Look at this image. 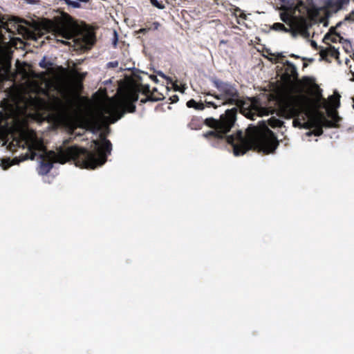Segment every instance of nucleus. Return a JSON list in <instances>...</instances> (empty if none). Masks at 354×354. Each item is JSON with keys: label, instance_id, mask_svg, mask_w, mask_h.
<instances>
[{"label": "nucleus", "instance_id": "49530a36", "mask_svg": "<svg viewBox=\"0 0 354 354\" xmlns=\"http://www.w3.org/2000/svg\"><path fill=\"white\" fill-rule=\"evenodd\" d=\"M350 19H351V17H350V16L346 17L345 18V19H346V20H349Z\"/></svg>", "mask_w": 354, "mask_h": 354}, {"label": "nucleus", "instance_id": "4be33fe9", "mask_svg": "<svg viewBox=\"0 0 354 354\" xmlns=\"http://www.w3.org/2000/svg\"><path fill=\"white\" fill-rule=\"evenodd\" d=\"M268 124L272 127V128H276V127H281L284 122L278 119V118H276L274 117H272L270 118L268 120Z\"/></svg>", "mask_w": 354, "mask_h": 354}, {"label": "nucleus", "instance_id": "f257e3e1", "mask_svg": "<svg viewBox=\"0 0 354 354\" xmlns=\"http://www.w3.org/2000/svg\"><path fill=\"white\" fill-rule=\"evenodd\" d=\"M237 113V108L234 107L227 109L218 119L207 118L203 122L194 117L188 127L198 130L205 124L212 129L203 134L209 144L216 148H222L229 144L232 147L235 156H243L251 149L265 154L274 153L279 143L275 134L263 121L258 126L249 125L245 134L241 130H237L235 133L228 135L235 126Z\"/></svg>", "mask_w": 354, "mask_h": 354}, {"label": "nucleus", "instance_id": "393cba45", "mask_svg": "<svg viewBox=\"0 0 354 354\" xmlns=\"http://www.w3.org/2000/svg\"><path fill=\"white\" fill-rule=\"evenodd\" d=\"M39 66L44 69H49L53 66V63L50 61H47L46 57H44L39 62Z\"/></svg>", "mask_w": 354, "mask_h": 354}, {"label": "nucleus", "instance_id": "79ce46f5", "mask_svg": "<svg viewBox=\"0 0 354 354\" xmlns=\"http://www.w3.org/2000/svg\"><path fill=\"white\" fill-rule=\"evenodd\" d=\"M281 19L284 22H287L288 17H281Z\"/></svg>", "mask_w": 354, "mask_h": 354}, {"label": "nucleus", "instance_id": "f3484780", "mask_svg": "<svg viewBox=\"0 0 354 354\" xmlns=\"http://www.w3.org/2000/svg\"><path fill=\"white\" fill-rule=\"evenodd\" d=\"M30 102L36 109H44L48 106L47 101L39 96L30 97Z\"/></svg>", "mask_w": 354, "mask_h": 354}, {"label": "nucleus", "instance_id": "bb28decb", "mask_svg": "<svg viewBox=\"0 0 354 354\" xmlns=\"http://www.w3.org/2000/svg\"><path fill=\"white\" fill-rule=\"evenodd\" d=\"M159 26H160V23L158 21H155V22L152 23L150 26L146 25V27H147L148 31L151 30H158Z\"/></svg>", "mask_w": 354, "mask_h": 354}, {"label": "nucleus", "instance_id": "4468645a", "mask_svg": "<svg viewBox=\"0 0 354 354\" xmlns=\"http://www.w3.org/2000/svg\"><path fill=\"white\" fill-rule=\"evenodd\" d=\"M317 122H319V124L322 125V127H335V122H337L339 121V117L335 114L333 118L334 122L328 120L326 118V117L322 113L319 114H315L312 115Z\"/></svg>", "mask_w": 354, "mask_h": 354}, {"label": "nucleus", "instance_id": "f704fd0d", "mask_svg": "<svg viewBox=\"0 0 354 354\" xmlns=\"http://www.w3.org/2000/svg\"><path fill=\"white\" fill-rule=\"evenodd\" d=\"M205 109V105L203 102H197L196 110H203Z\"/></svg>", "mask_w": 354, "mask_h": 354}, {"label": "nucleus", "instance_id": "7c9ffc66", "mask_svg": "<svg viewBox=\"0 0 354 354\" xmlns=\"http://www.w3.org/2000/svg\"><path fill=\"white\" fill-rule=\"evenodd\" d=\"M118 66V61L109 62L107 63L108 68H116Z\"/></svg>", "mask_w": 354, "mask_h": 354}, {"label": "nucleus", "instance_id": "39448f33", "mask_svg": "<svg viewBox=\"0 0 354 354\" xmlns=\"http://www.w3.org/2000/svg\"><path fill=\"white\" fill-rule=\"evenodd\" d=\"M210 82L219 93H204L206 95H211L217 100H224L223 104L236 105L241 107L245 102L240 97L239 92L236 86L228 82H224L216 77H210Z\"/></svg>", "mask_w": 354, "mask_h": 354}, {"label": "nucleus", "instance_id": "c85d7f7f", "mask_svg": "<svg viewBox=\"0 0 354 354\" xmlns=\"http://www.w3.org/2000/svg\"><path fill=\"white\" fill-rule=\"evenodd\" d=\"M196 104H197V102L194 99L189 100V101L187 102V104H186V105L188 108H194L195 109L196 107Z\"/></svg>", "mask_w": 354, "mask_h": 354}, {"label": "nucleus", "instance_id": "ea45409f", "mask_svg": "<svg viewBox=\"0 0 354 354\" xmlns=\"http://www.w3.org/2000/svg\"><path fill=\"white\" fill-rule=\"evenodd\" d=\"M277 59L282 60L285 56L282 55V53H278L277 55Z\"/></svg>", "mask_w": 354, "mask_h": 354}, {"label": "nucleus", "instance_id": "09e8293b", "mask_svg": "<svg viewBox=\"0 0 354 354\" xmlns=\"http://www.w3.org/2000/svg\"><path fill=\"white\" fill-rule=\"evenodd\" d=\"M310 62H313V59H309Z\"/></svg>", "mask_w": 354, "mask_h": 354}, {"label": "nucleus", "instance_id": "c9c22d12", "mask_svg": "<svg viewBox=\"0 0 354 354\" xmlns=\"http://www.w3.org/2000/svg\"><path fill=\"white\" fill-rule=\"evenodd\" d=\"M171 103H176L178 101V96L177 95H174L170 97Z\"/></svg>", "mask_w": 354, "mask_h": 354}, {"label": "nucleus", "instance_id": "de8ad7c7", "mask_svg": "<svg viewBox=\"0 0 354 354\" xmlns=\"http://www.w3.org/2000/svg\"><path fill=\"white\" fill-rule=\"evenodd\" d=\"M341 25V22H339V24H337V26H340Z\"/></svg>", "mask_w": 354, "mask_h": 354}, {"label": "nucleus", "instance_id": "58836bf2", "mask_svg": "<svg viewBox=\"0 0 354 354\" xmlns=\"http://www.w3.org/2000/svg\"><path fill=\"white\" fill-rule=\"evenodd\" d=\"M302 80H303V82L304 83H309L311 81L310 78L309 77H307V76L304 77Z\"/></svg>", "mask_w": 354, "mask_h": 354}, {"label": "nucleus", "instance_id": "20e7f679", "mask_svg": "<svg viewBox=\"0 0 354 354\" xmlns=\"http://www.w3.org/2000/svg\"><path fill=\"white\" fill-rule=\"evenodd\" d=\"M311 100L305 95H290L279 102V115L286 118H293L295 127L304 128L307 125V118L313 115L310 113Z\"/></svg>", "mask_w": 354, "mask_h": 354}, {"label": "nucleus", "instance_id": "a19ab883", "mask_svg": "<svg viewBox=\"0 0 354 354\" xmlns=\"http://www.w3.org/2000/svg\"><path fill=\"white\" fill-rule=\"evenodd\" d=\"M239 11L241 12L240 15H239V17L243 19H246V15L245 14H244L243 12H242L240 10Z\"/></svg>", "mask_w": 354, "mask_h": 354}, {"label": "nucleus", "instance_id": "dca6fc26", "mask_svg": "<svg viewBox=\"0 0 354 354\" xmlns=\"http://www.w3.org/2000/svg\"><path fill=\"white\" fill-rule=\"evenodd\" d=\"M6 20H7V16L1 15L0 13V23L1 24V25H0V31L2 32L1 28H3L6 30L7 32H11L14 34V31L11 30V28H10V25L14 26V28H15V21L13 20L5 21Z\"/></svg>", "mask_w": 354, "mask_h": 354}, {"label": "nucleus", "instance_id": "c03bdc74", "mask_svg": "<svg viewBox=\"0 0 354 354\" xmlns=\"http://www.w3.org/2000/svg\"><path fill=\"white\" fill-rule=\"evenodd\" d=\"M307 66H308V64H306V63H304V64H303V67H304V68H306V67H307Z\"/></svg>", "mask_w": 354, "mask_h": 354}, {"label": "nucleus", "instance_id": "0eeeda50", "mask_svg": "<svg viewBox=\"0 0 354 354\" xmlns=\"http://www.w3.org/2000/svg\"><path fill=\"white\" fill-rule=\"evenodd\" d=\"M11 36L7 38L0 31V82L3 80L4 75L8 73L11 67L12 53L10 41Z\"/></svg>", "mask_w": 354, "mask_h": 354}, {"label": "nucleus", "instance_id": "423d86ee", "mask_svg": "<svg viewBox=\"0 0 354 354\" xmlns=\"http://www.w3.org/2000/svg\"><path fill=\"white\" fill-rule=\"evenodd\" d=\"M46 29L65 39H71L73 36L74 24L72 17L62 12L60 15L52 19H46L44 24Z\"/></svg>", "mask_w": 354, "mask_h": 354}, {"label": "nucleus", "instance_id": "6e6552de", "mask_svg": "<svg viewBox=\"0 0 354 354\" xmlns=\"http://www.w3.org/2000/svg\"><path fill=\"white\" fill-rule=\"evenodd\" d=\"M50 113L48 120L56 125H64L68 122V113L66 106L58 97H55L50 106Z\"/></svg>", "mask_w": 354, "mask_h": 354}, {"label": "nucleus", "instance_id": "37998d69", "mask_svg": "<svg viewBox=\"0 0 354 354\" xmlns=\"http://www.w3.org/2000/svg\"><path fill=\"white\" fill-rule=\"evenodd\" d=\"M290 57H294V58H296V59L299 58V57L298 55H295V54H291V55H290Z\"/></svg>", "mask_w": 354, "mask_h": 354}, {"label": "nucleus", "instance_id": "a878e982", "mask_svg": "<svg viewBox=\"0 0 354 354\" xmlns=\"http://www.w3.org/2000/svg\"><path fill=\"white\" fill-rule=\"evenodd\" d=\"M272 28L277 31H288V29L281 23H274L272 26Z\"/></svg>", "mask_w": 354, "mask_h": 354}, {"label": "nucleus", "instance_id": "72a5a7b5", "mask_svg": "<svg viewBox=\"0 0 354 354\" xmlns=\"http://www.w3.org/2000/svg\"><path fill=\"white\" fill-rule=\"evenodd\" d=\"M205 104L208 107L212 106L214 109H216L218 107V106L213 102L205 101Z\"/></svg>", "mask_w": 354, "mask_h": 354}, {"label": "nucleus", "instance_id": "412c9836", "mask_svg": "<svg viewBox=\"0 0 354 354\" xmlns=\"http://www.w3.org/2000/svg\"><path fill=\"white\" fill-rule=\"evenodd\" d=\"M340 95L336 93V95H331L328 97L329 102L334 108H337L340 105Z\"/></svg>", "mask_w": 354, "mask_h": 354}, {"label": "nucleus", "instance_id": "aec40b11", "mask_svg": "<svg viewBox=\"0 0 354 354\" xmlns=\"http://www.w3.org/2000/svg\"><path fill=\"white\" fill-rule=\"evenodd\" d=\"M165 98L163 95L158 94V95H155L154 94L151 93L150 95H146L145 98L141 99L140 102L142 104H145L148 101L151 102H158L163 100Z\"/></svg>", "mask_w": 354, "mask_h": 354}, {"label": "nucleus", "instance_id": "a211bd4d", "mask_svg": "<svg viewBox=\"0 0 354 354\" xmlns=\"http://www.w3.org/2000/svg\"><path fill=\"white\" fill-rule=\"evenodd\" d=\"M12 127L7 121H5L4 124H2V121L0 120V138H3L7 136L11 132Z\"/></svg>", "mask_w": 354, "mask_h": 354}, {"label": "nucleus", "instance_id": "6ab92c4d", "mask_svg": "<svg viewBox=\"0 0 354 354\" xmlns=\"http://www.w3.org/2000/svg\"><path fill=\"white\" fill-rule=\"evenodd\" d=\"M19 160L15 158L11 160L10 158L0 159V166L2 167L3 169H7L12 165L18 164Z\"/></svg>", "mask_w": 354, "mask_h": 354}, {"label": "nucleus", "instance_id": "f8f14e48", "mask_svg": "<svg viewBox=\"0 0 354 354\" xmlns=\"http://www.w3.org/2000/svg\"><path fill=\"white\" fill-rule=\"evenodd\" d=\"M84 128L95 133L101 129V121L96 117L88 118L84 122Z\"/></svg>", "mask_w": 354, "mask_h": 354}, {"label": "nucleus", "instance_id": "9d476101", "mask_svg": "<svg viewBox=\"0 0 354 354\" xmlns=\"http://www.w3.org/2000/svg\"><path fill=\"white\" fill-rule=\"evenodd\" d=\"M62 150L63 149H61L57 153H55V151H49L48 154V158L49 159L48 160L46 158V157H43L42 160L40 162L38 169V173L40 175L44 176L48 174L53 167V162H57L55 161V155L52 152H54L55 154H57ZM58 162L60 163L59 162Z\"/></svg>", "mask_w": 354, "mask_h": 354}, {"label": "nucleus", "instance_id": "8fccbe9b", "mask_svg": "<svg viewBox=\"0 0 354 354\" xmlns=\"http://www.w3.org/2000/svg\"><path fill=\"white\" fill-rule=\"evenodd\" d=\"M353 109H354V99H353Z\"/></svg>", "mask_w": 354, "mask_h": 354}, {"label": "nucleus", "instance_id": "b1692460", "mask_svg": "<svg viewBox=\"0 0 354 354\" xmlns=\"http://www.w3.org/2000/svg\"><path fill=\"white\" fill-rule=\"evenodd\" d=\"M317 104V106L320 108H326L328 106V102L322 97L321 92L318 93Z\"/></svg>", "mask_w": 354, "mask_h": 354}, {"label": "nucleus", "instance_id": "ddd939ff", "mask_svg": "<svg viewBox=\"0 0 354 354\" xmlns=\"http://www.w3.org/2000/svg\"><path fill=\"white\" fill-rule=\"evenodd\" d=\"M25 144L31 153L30 159L33 160L37 156L36 151L39 150L41 147V142H39L36 138H30L26 140Z\"/></svg>", "mask_w": 354, "mask_h": 354}, {"label": "nucleus", "instance_id": "cd10ccee", "mask_svg": "<svg viewBox=\"0 0 354 354\" xmlns=\"http://www.w3.org/2000/svg\"><path fill=\"white\" fill-rule=\"evenodd\" d=\"M150 2L153 6L159 9H163L165 8V6L162 3H160L158 0H150Z\"/></svg>", "mask_w": 354, "mask_h": 354}, {"label": "nucleus", "instance_id": "1a4fd4ad", "mask_svg": "<svg viewBox=\"0 0 354 354\" xmlns=\"http://www.w3.org/2000/svg\"><path fill=\"white\" fill-rule=\"evenodd\" d=\"M285 66L284 73L281 75V79L283 84L289 86L292 84V81L298 80V73L295 66L290 61H285L283 62Z\"/></svg>", "mask_w": 354, "mask_h": 354}, {"label": "nucleus", "instance_id": "c756f323", "mask_svg": "<svg viewBox=\"0 0 354 354\" xmlns=\"http://www.w3.org/2000/svg\"><path fill=\"white\" fill-rule=\"evenodd\" d=\"M246 116L249 118H250L251 120H255V118L256 117H259L260 116V115L259 114H257L255 112H253L252 110L249 111L248 113H247V115Z\"/></svg>", "mask_w": 354, "mask_h": 354}, {"label": "nucleus", "instance_id": "9b49d317", "mask_svg": "<svg viewBox=\"0 0 354 354\" xmlns=\"http://www.w3.org/2000/svg\"><path fill=\"white\" fill-rule=\"evenodd\" d=\"M306 124L307 125L304 126V129H310L314 128V129L312 131L308 132L307 135L313 134L315 136H319L323 134V127L319 124V122H317L313 116H310Z\"/></svg>", "mask_w": 354, "mask_h": 354}, {"label": "nucleus", "instance_id": "2eb2a0df", "mask_svg": "<svg viewBox=\"0 0 354 354\" xmlns=\"http://www.w3.org/2000/svg\"><path fill=\"white\" fill-rule=\"evenodd\" d=\"M319 55L322 59L328 61V57L338 58L339 53L333 46H330L326 49H323L319 52Z\"/></svg>", "mask_w": 354, "mask_h": 354}, {"label": "nucleus", "instance_id": "2f4dec72", "mask_svg": "<svg viewBox=\"0 0 354 354\" xmlns=\"http://www.w3.org/2000/svg\"><path fill=\"white\" fill-rule=\"evenodd\" d=\"M24 2L28 4H39L40 0H24Z\"/></svg>", "mask_w": 354, "mask_h": 354}, {"label": "nucleus", "instance_id": "a18cd8bd", "mask_svg": "<svg viewBox=\"0 0 354 354\" xmlns=\"http://www.w3.org/2000/svg\"><path fill=\"white\" fill-rule=\"evenodd\" d=\"M312 45H313V46H317V44H316V43H315V41H313V42H312Z\"/></svg>", "mask_w": 354, "mask_h": 354}, {"label": "nucleus", "instance_id": "4c0bfd02", "mask_svg": "<svg viewBox=\"0 0 354 354\" xmlns=\"http://www.w3.org/2000/svg\"><path fill=\"white\" fill-rule=\"evenodd\" d=\"M151 93L154 94L155 95H158V94L162 95L161 93L158 92L156 88H153L151 91Z\"/></svg>", "mask_w": 354, "mask_h": 354}, {"label": "nucleus", "instance_id": "e433bc0d", "mask_svg": "<svg viewBox=\"0 0 354 354\" xmlns=\"http://www.w3.org/2000/svg\"><path fill=\"white\" fill-rule=\"evenodd\" d=\"M148 32L147 27L140 28L139 30H138V33H142V34H146Z\"/></svg>", "mask_w": 354, "mask_h": 354}, {"label": "nucleus", "instance_id": "7ed1b4c3", "mask_svg": "<svg viewBox=\"0 0 354 354\" xmlns=\"http://www.w3.org/2000/svg\"><path fill=\"white\" fill-rule=\"evenodd\" d=\"M140 92L145 95L151 94L147 84H129L120 87L117 96L103 106V113L108 115L106 119L113 124L119 120L125 113H134V103L138 101Z\"/></svg>", "mask_w": 354, "mask_h": 354}, {"label": "nucleus", "instance_id": "f03ea898", "mask_svg": "<svg viewBox=\"0 0 354 354\" xmlns=\"http://www.w3.org/2000/svg\"><path fill=\"white\" fill-rule=\"evenodd\" d=\"M99 137L100 140H92L94 145L92 151L75 145L62 150L57 154L52 152L55 155V161L64 164L73 160L76 166L91 169L102 166L106 162L107 156L111 154L112 144L106 139L104 133H100Z\"/></svg>", "mask_w": 354, "mask_h": 354}, {"label": "nucleus", "instance_id": "473e14b6", "mask_svg": "<svg viewBox=\"0 0 354 354\" xmlns=\"http://www.w3.org/2000/svg\"><path fill=\"white\" fill-rule=\"evenodd\" d=\"M118 39V34L115 31H114V38L113 41V46L114 48H116L117 46Z\"/></svg>", "mask_w": 354, "mask_h": 354}, {"label": "nucleus", "instance_id": "5701e85b", "mask_svg": "<svg viewBox=\"0 0 354 354\" xmlns=\"http://www.w3.org/2000/svg\"><path fill=\"white\" fill-rule=\"evenodd\" d=\"M340 37L339 34L332 35L330 33H327L325 35L324 37V42L327 43L328 41H331L333 43L337 42V37Z\"/></svg>", "mask_w": 354, "mask_h": 354}]
</instances>
